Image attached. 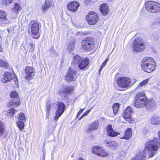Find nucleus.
I'll list each match as a JSON object with an SVG mask.
<instances>
[{
	"mask_svg": "<svg viewBox=\"0 0 160 160\" xmlns=\"http://www.w3.org/2000/svg\"><path fill=\"white\" fill-rule=\"evenodd\" d=\"M158 147L154 141H148L146 143L144 150L138 152L136 157L131 160H146L147 153L148 158H152L156 153Z\"/></svg>",
	"mask_w": 160,
	"mask_h": 160,
	"instance_id": "1",
	"label": "nucleus"
},
{
	"mask_svg": "<svg viewBox=\"0 0 160 160\" xmlns=\"http://www.w3.org/2000/svg\"><path fill=\"white\" fill-rule=\"evenodd\" d=\"M136 82V79L127 77H119L117 80L118 85L123 88L130 87Z\"/></svg>",
	"mask_w": 160,
	"mask_h": 160,
	"instance_id": "2",
	"label": "nucleus"
},
{
	"mask_svg": "<svg viewBox=\"0 0 160 160\" xmlns=\"http://www.w3.org/2000/svg\"><path fill=\"white\" fill-rule=\"evenodd\" d=\"M145 8L150 12H158L160 11V3L152 1H148L145 4Z\"/></svg>",
	"mask_w": 160,
	"mask_h": 160,
	"instance_id": "3",
	"label": "nucleus"
},
{
	"mask_svg": "<svg viewBox=\"0 0 160 160\" xmlns=\"http://www.w3.org/2000/svg\"><path fill=\"white\" fill-rule=\"evenodd\" d=\"M145 47V45L141 38H138L135 39L133 44V50L140 52L143 50Z\"/></svg>",
	"mask_w": 160,
	"mask_h": 160,
	"instance_id": "4",
	"label": "nucleus"
},
{
	"mask_svg": "<svg viewBox=\"0 0 160 160\" xmlns=\"http://www.w3.org/2000/svg\"><path fill=\"white\" fill-rule=\"evenodd\" d=\"M10 97L13 99L12 101H10L8 103V105L9 106L16 107L20 105V101L17 92L15 91L12 92Z\"/></svg>",
	"mask_w": 160,
	"mask_h": 160,
	"instance_id": "5",
	"label": "nucleus"
},
{
	"mask_svg": "<svg viewBox=\"0 0 160 160\" xmlns=\"http://www.w3.org/2000/svg\"><path fill=\"white\" fill-rule=\"evenodd\" d=\"M92 151L93 153L101 157H106L109 154L108 152L100 146H93L92 148Z\"/></svg>",
	"mask_w": 160,
	"mask_h": 160,
	"instance_id": "6",
	"label": "nucleus"
},
{
	"mask_svg": "<svg viewBox=\"0 0 160 160\" xmlns=\"http://www.w3.org/2000/svg\"><path fill=\"white\" fill-rule=\"evenodd\" d=\"M57 109L55 112V115L54 120L57 122L58 118L63 113L65 109V105L62 102H58L57 104Z\"/></svg>",
	"mask_w": 160,
	"mask_h": 160,
	"instance_id": "7",
	"label": "nucleus"
},
{
	"mask_svg": "<svg viewBox=\"0 0 160 160\" xmlns=\"http://www.w3.org/2000/svg\"><path fill=\"white\" fill-rule=\"evenodd\" d=\"M94 43V40L92 37H88L85 38L82 42V49L85 50H89L93 47Z\"/></svg>",
	"mask_w": 160,
	"mask_h": 160,
	"instance_id": "8",
	"label": "nucleus"
},
{
	"mask_svg": "<svg viewBox=\"0 0 160 160\" xmlns=\"http://www.w3.org/2000/svg\"><path fill=\"white\" fill-rule=\"evenodd\" d=\"M77 78V72L70 68L67 71L65 78L68 82L75 81Z\"/></svg>",
	"mask_w": 160,
	"mask_h": 160,
	"instance_id": "9",
	"label": "nucleus"
},
{
	"mask_svg": "<svg viewBox=\"0 0 160 160\" xmlns=\"http://www.w3.org/2000/svg\"><path fill=\"white\" fill-rule=\"evenodd\" d=\"M87 21L90 25H94L98 19V17L97 13L94 12H89L86 16Z\"/></svg>",
	"mask_w": 160,
	"mask_h": 160,
	"instance_id": "10",
	"label": "nucleus"
},
{
	"mask_svg": "<svg viewBox=\"0 0 160 160\" xmlns=\"http://www.w3.org/2000/svg\"><path fill=\"white\" fill-rule=\"evenodd\" d=\"M25 72L26 74L25 77L26 80L28 81L33 78L35 72V69L33 67H27L25 68Z\"/></svg>",
	"mask_w": 160,
	"mask_h": 160,
	"instance_id": "11",
	"label": "nucleus"
},
{
	"mask_svg": "<svg viewBox=\"0 0 160 160\" xmlns=\"http://www.w3.org/2000/svg\"><path fill=\"white\" fill-rule=\"evenodd\" d=\"M15 77L16 75L15 74H11L8 72H6L4 73L3 75V77L2 78L1 81L3 82L6 83L10 81L14 78L16 79L15 80V83L17 84L18 83V81L17 78H15Z\"/></svg>",
	"mask_w": 160,
	"mask_h": 160,
	"instance_id": "12",
	"label": "nucleus"
},
{
	"mask_svg": "<svg viewBox=\"0 0 160 160\" xmlns=\"http://www.w3.org/2000/svg\"><path fill=\"white\" fill-rule=\"evenodd\" d=\"M133 112V109L131 107H128L124 110L122 114V117L125 119H129V120L128 121L131 123L133 122V119L131 118V114Z\"/></svg>",
	"mask_w": 160,
	"mask_h": 160,
	"instance_id": "13",
	"label": "nucleus"
},
{
	"mask_svg": "<svg viewBox=\"0 0 160 160\" xmlns=\"http://www.w3.org/2000/svg\"><path fill=\"white\" fill-rule=\"evenodd\" d=\"M31 25V32L34 35H37L41 27L40 23L36 22L31 21L30 22Z\"/></svg>",
	"mask_w": 160,
	"mask_h": 160,
	"instance_id": "14",
	"label": "nucleus"
},
{
	"mask_svg": "<svg viewBox=\"0 0 160 160\" xmlns=\"http://www.w3.org/2000/svg\"><path fill=\"white\" fill-rule=\"evenodd\" d=\"M135 100H136V104H140L139 101H142V102H148L145 94L144 92H141L138 93L136 95Z\"/></svg>",
	"mask_w": 160,
	"mask_h": 160,
	"instance_id": "15",
	"label": "nucleus"
},
{
	"mask_svg": "<svg viewBox=\"0 0 160 160\" xmlns=\"http://www.w3.org/2000/svg\"><path fill=\"white\" fill-rule=\"evenodd\" d=\"M67 7L68 10L75 12L78 10L79 7V4L76 1L70 2L68 3Z\"/></svg>",
	"mask_w": 160,
	"mask_h": 160,
	"instance_id": "16",
	"label": "nucleus"
},
{
	"mask_svg": "<svg viewBox=\"0 0 160 160\" xmlns=\"http://www.w3.org/2000/svg\"><path fill=\"white\" fill-rule=\"evenodd\" d=\"M7 15L6 12L0 10V25L7 23L8 20L7 18Z\"/></svg>",
	"mask_w": 160,
	"mask_h": 160,
	"instance_id": "17",
	"label": "nucleus"
},
{
	"mask_svg": "<svg viewBox=\"0 0 160 160\" xmlns=\"http://www.w3.org/2000/svg\"><path fill=\"white\" fill-rule=\"evenodd\" d=\"M142 69L145 72L150 73L154 70L156 67V62H152V63L148 64L141 66Z\"/></svg>",
	"mask_w": 160,
	"mask_h": 160,
	"instance_id": "18",
	"label": "nucleus"
},
{
	"mask_svg": "<svg viewBox=\"0 0 160 160\" xmlns=\"http://www.w3.org/2000/svg\"><path fill=\"white\" fill-rule=\"evenodd\" d=\"M106 132L109 136L112 137L117 136L120 134L119 132L115 131L113 129L111 124L108 125L106 127Z\"/></svg>",
	"mask_w": 160,
	"mask_h": 160,
	"instance_id": "19",
	"label": "nucleus"
},
{
	"mask_svg": "<svg viewBox=\"0 0 160 160\" xmlns=\"http://www.w3.org/2000/svg\"><path fill=\"white\" fill-rule=\"evenodd\" d=\"M73 90V89L68 86L63 85L59 90V94L63 96L64 94H70Z\"/></svg>",
	"mask_w": 160,
	"mask_h": 160,
	"instance_id": "20",
	"label": "nucleus"
},
{
	"mask_svg": "<svg viewBox=\"0 0 160 160\" xmlns=\"http://www.w3.org/2000/svg\"><path fill=\"white\" fill-rule=\"evenodd\" d=\"M104 142L107 146L112 148H116L118 146V143L116 141L112 140H105L104 141Z\"/></svg>",
	"mask_w": 160,
	"mask_h": 160,
	"instance_id": "21",
	"label": "nucleus"
},
{
	"mask_svg": "<svg viewBox=\"0 0 160 160\" xmlns=\"http://www.w3.org/2000/svg\"><path fill=\"white\" fill-rule=\"evenodd\" d=\"M99 122L98 121H95L92 123L90 125L89 128L87 129V132H90L94 130H96L98 129Z\"/></svg>",
	"mask_w": 160,
	"mask_h": 160,
	"instance_id": "22",
	"label": "nucleus"
},
{
	"mask_svg": "<svg viewBox=\"0 0 160 160\" xmlns=\"http://www.w3.org/2000/svg\"><path fill=\"white\" fill-rule=\"evenodd\" d=\"M152 62H155L154 59L150 57L145 58L142 61L141 66L147 65L148 64H152Z\"/></svg>",
	"mask_w": 160,
	"mask_h": 160,
	"instance_id": "23",
	"label": "nucleus"
},
{
	"mask_svg": "<svg viewBox=\"0 0 160 160\" xmlns=\"http://www.w3.org/2000/svg\"><path fill=\"white\" fill-rule=\"evenodd\" d=\"M2 48L0 45V52H2ZM0 67L8 69L10 68V65L7 61L0 59Z\"/></svg>",
	"mask_w": 160,
	"mask_h": 160,
	"instance_id": "24",
	"label": "nucleus"
},
{
	"mask_svg": "<svg viewBox=\"0 0 160 160\" xmlns=\"http://www.w3.org/2000/svg\"><path fill=\"white\" fill-rule=\"evenodd\" d=\"M2 48L0 45V52H2ZM0 67L8 69L10 68V65L7 61L0 59Z\"/></svg>",
	"mask_w": 160,
	"mask_h": 160,
	"instance_id": "25",
	"label": "nucleus"
},
{
	"mask_svg": "<svg viewBox=\"0 0 160 160\" xmlns=\"http://www.w3.org/2000/svg\"><path fill=\"white\" fill-rule=\"evenodd\" d=\"M100 10L104 16L106 15L109 11L108 6L105 3L101 5L100 6Z\"/></svg>",
	"mask_w": 160,
	"mask_h": 160,
	"instance_id": "26",
	"label": "nucleus"
},
{
	"mask_svg": "<svg viewBox=\"0 0 160 160\" xmlns=\"http://www.w3.org/2000/svg\"><path fill=\"white\" fill-rule=\"evenodd\" d=\"M89 63L88 59H85L81 61L78 65V68L80 69H84L86 68Z\"/></svg>",
	"mask_w": 160,
	"mask_h": 160,
	"instance_id": "27",
	"label": "nucleus"
},
{
	"mask_svg": "<svg viewBox=\"0 0 160 160\" xmlns=\"http://www.w3.org/2000/svg\"><path fill=\"white\" fill-rule=\"evenodd\" d=\"M53 3V0H46L45 5L42 7L43 11H46Z\"/></svg>",
	"mask_w": 160,
	"mask_h": 160,
	"instance_id": "28",
	"label": "nucleus"
},
{
	"mask_svg": "<svg viewBox=\"0 0 160 160\" xmlns=\"http://www.w3.org/2000/svg\"><path fill=\"white\" fill-rule=\"evenodd\" d=\"M156 105V102L153 99L150 100L148 102V101L147 104L146 105V108L148 109H152L155 108Z\"/></svg>",
	"mask_w": 160,
	"mask_h": 160,
	"instance_id": "29",
	"label": "nucleus"
},
{
	"mask_svg": "<svg viewBox=\"0 0 160 160\" xmlns=\"http://www.w3.org/2000/svg\"><path fill=\"white\" fill-rule=\"evenodd\" d=\"M151 123L153 125L160 124V117L157 116H154L152 117L150 119Z\"/></svg>",
	"mask_w": 160,
	"mask_h": 160,
	"instance_id": "30",
	"label": "nucleus"
},
{
	"mask_svg": "<svg viewBox=\"0 0 160 160\" xmlns=\"http://www.w3.org/2000/svg\"><path fill=\"white\" fill-rule=\"evenodd\" d=\"M132 131L131 128H128L125 132V135L122 138L129 139L132 136Z\"/></svg>",
	"mask_w": 160,
	"mask_h": 160,
	"instance_id": "31",
	"label": "nucleus"
},
{
	"mask_svg": "<svg viewBox=\"0 0 160 160\" xmlns=\"http://www.w3.org/2000/svg\"><path fill=\"white\" fill-rule=\"evenodd\" d=\"M142 101H140L139 102H140L139 103L140 104H136V100H135V102L134 103V105L135 107L136 108H141L142 107H143L146 105V104H147V102H142Z\"/></svg>",
	"mask_w": 160,
	"mask_h": 160,
	"instance_id": "32",
	"label": "nucleus"
},
{
	"mask_svg": "<svg viewBox=\"0 0 160 160\" xmlns=\"http://www.w3.org/2000/svg\"><path fill=\"white\" fill-rule=\"evenodd\" d=\"M159 139L155 138L153 140H151L149 141H154L155 144L158 146V149L160 148V131L158 132Z\"/></svg>",
	"mask_w": 160,
	"mask_h": 160,
	"instance_id": "33",
	"label": "nucleus"
},
{
	"mask_svg": "<svg viewBox=\"0 0 160 160\" xmlns=\"http://www.w3.org/2000/svg\"><path fill=\"white\" fill-rule=\"evenodd\" d=\"M17 111L14 108H11L8 110L7 112V115L9 117H13L14 115L15 112Z\"/></svg>",
	"mask_w": 160,
	"mask_h": 160,
	"instance_id": "34",
	"label": "nucleus"
},
{
	"mask_svg": "<svg viewBox=\"0 0 160 160\" xmlns=\"http://www.w3.org/2000/svg\"><path fill=\"white\" fill-rule=\"evenodd\" d=\"M81 60V58L78 55H76L73 57V61L72 63L74 64L78 63Z\"/></svg>",
	"mask_w": 160,
	"mask_h": 160,
	"instance_id": "35",
	"label": "nucleus"
},
{
	"mask_svg": "<svg viewBox=\"0 0 160 160\" xmlns=\"http://www.w3.org/2000/svg\"><path fill=\"white\" fill-rule=\"evenodd\" d=\"M21 9V8L17 3H16L14 6L13 8L12 9V11L15 13H17L18 11Z\"/></svg>",
	"mask_w": 160,
	"mask_h": 160,
	"instance_id": "36",
	"label": "nucleus"
},
{
	"mask_svg": "<svg viewBox=\"0 0 160 160\" xmlns=\"http://www.w3.org/2000/svg\"><path fill=\"white\" fill-rule=\"evenodd\" d=\"M18 119L19 121H26L25 115L23 113H21L18 115Z\"/></svg>",
	"mask_w": 160,
	"mask_h": 160,
	"instance_id": "37",
	"label": "nucleus"
},
{
	"mask_svg": "<svg viewBox=\"0 0 160 160\" xmlns=\"http://www.w3.org/2000/svg\"><path fill=\"white\" fill-rule=\"evenodd\" d=\"M75 43V41L74 40L71 41L68 45V49L70 51L73 50L74 48V45Z\"/></svg>",
	"mask_w": 160,
	"mask_h": 160,
	"instance_id": "38",
	"label": "nucleus"
},
{
	"mask_svg": "<svg viewBox=\"0 0 160 160\" xmlns=\"http://www.w3.org/2000/svg\"><path fill=\"white\" fill-rule=\"evenodd\" d=\"M25 121H19L17 123V125L19 128V130L22 131L23 128L24 126V122Z\"/></svg>",
	"mask_w": 160,
	"mask_h": 160,
	"instance_id": "39",
	"label": "nucleus"
},
{
	"mask_svg": "<svg viewBox=\"0 0 160 160\" xmlns=\"http://www.w3.org/2000/svg\"><path fill=\"white\" fill-rule=\"evenodd\" d=\"M119 105L118 103H115L113 104L112 108L114 114H116L119 109Z\"/></svg>",
	"mask_w": 160,
	"mask_h": 160,
	"instance_id": "40",
	"label": "nucleus"
},
{
	"mask_svg": "<svg viewBox=\"0 0 160 160\" xmlns=\"http://www.w3.org/2000/svg\"><path fill=\"white\" fill-rule=\"evenodd\" d=\"M50 106L49 104H47V112L46 113V119H48L50 114Z\"/></svg>",
	"mask_w": 160,
	"mask_h": 160,
	"instance_id": "41",
	"label": "nucleus"
},
{
	"mask_svg": "<svg viewBox=\"0 0 160 160\" xmlns=\"http://www.w3.org/2000/svg\"><path fill=\"white\" fill-rule=\"evenodd\" d=\"M4 127V123L0 121V135H2L3 133L5 128Z\"/></svg>",
	"mask_w": 160,
	"mask_h": 160,
	"instance_id": "42",
	"label": "nucleus"
},
{
	"mask_svg": "<svg viewBox=\"0 0 160 160\" xmlns=\"http://www.w3.org/2000/svg\"><path fill=\"white\" fill-rule=\"evenodd\" d=\"M13 0H2L1 3L3 5L7 6L12 3Z\"/></svg>",
	"mask_w": 160,
	"mask_h": 160,
	"instance_id": "43",
	"label": "nucleus"
},
{
	"mask_svg": "<svg viewBox=\"0 0 160 160\" xmlns=\"http://www.w3.org/2000/svg\"><path fill=\"white\" fill-rule=\"evenodd\" d=\"M29 47L28 48H29L30 51L32 52H33L35 48L34 45L32 43H30L29 44Z\"/></svg>",
	"mask_w": 160,
	"mask_h": 160,
	"instance_id": "44",
	"label": "nucleus"
},
{
	"mask_svg": "<svg viewBox=\"0 0 160 160\" xmlns=\"http://www.w3.org/2000/svg\"><path fill=\"white\" fill-rule=\"evenodd\" d=\"M148 79L145 80L143 81L142 82L140 83L139 85L141 87L145 85L148 83Z\"/></svg>",
	"mask_w": 160,
	"mask_h": 160,
	"instance_id": "45",
	"label": "nucleus"
},
{
	"mask_svg": "<svg viewBox=\"0 0 160 160\" xmlns=\"http://www.w3.org/2000/svg\"><path fill=\"white\" fill-rule=\"evenodd\" d=\"M92 108H93V107H92L90 109V110L89 109V110H87L85 113H84L82 114V116H84V117H85L86 116H87L88 114V113L90 112L91 110L92 109Z\"/></svg>",
	"mask_w": 160,
	"mask_h": 160,
	"instance_id": "46",
	"label": "nucleus"
},
{
	"mask_svg": "<svg viewBox=\"0 0 160 160\" xmlns=\"http://www.w3.org/2000/svg\"><path fill=\"white\" fill-rule=\"evenodd\" d=\"M85 108H84L83 109H81L78 113L77 117H79L81 114V113H82L83 112V110L85 109Z\"/></svg>",
	"mask_w": 160,
	"mask_h": 160,
	"instance_id": "47",
	"label": "nucleus"
},
{
	"mask_svg": "<svg viewBox=\"0 0 160 160\" xmlns=\"http://www.w3.org/2000/svg\"><path fill=\"white\" fill-rule=\"evenodd\" d=\"M106 64V63L104 62L102 64L100 68V71L102 70V68L105 66Z\"/></svg>",
	"mask_w": 160,
	"mask_h": 160,
	"instance_id": "48",
	"label": "nucleus"
},
{
	"mask_svg": "<svg viewBox=\"0 0 160 160\" xmlns=\"http://www.w3.org/2000/svg\"><path fill=\"white\" fill-rule=\"evenodd\" d=\"M84 3L86 4H89L90 2V1L89 0H85L84 1Z\"/></svg>",
	"mask_w": 160,
	"mask_h": 160,
	"instance_id": "49",
	"label": "nucleus"
},
{
	"mask_svg": "<svg viewBox=\"0 0 160 160\" xmlns=\"http://www.w3.org/2000/svg\"><path fill=\"white\" fill-rule=\"evenodd\" d=\"M109 60V59L108 58H107L106 59L105 61H104V62L107 63L108 61Z\"/></svg>",
	"mask_w": 160,
	"mask_h": 160,
	"instance_id": "50",
	"label": "nucleus"
},
{
	"mask_svg": "<svg viewBox=\"0 0 160 160\" xmlns=\"http://www.w3.org/2000/svg\"><path fill=\"white\" fill-rule=\"evenodd\" d=\"M77 160H84L82 158H80L78 159Z\"/></svg>",
	"mask_w": 160,
	"mask_h": 160,
	"instance_id": "51",
	"label": "nucleus"
},
{
	"mask_svg": "<svg viewBox=\"0 0 160 160\" xmlns=\"http://www.w3.org/2000/svg\"><path fill=\"white\" fill-rule=\"evenodd\" d=\"M84 117V116H82V115L79 118V120H81L82 119V118Z\"/></svg>",
	"mask_w": 160,
	"mask_h": 160,
	"instance_id": "52",
	"label": "nucleus"
},
{
	"mask_svg": "<svg viewBox=\"0 0 160 160\" xmlns=\"http://www.w3.org/2000/svg\"><path fill=\"white\" fill-rule=\"evenodd\" d=\"M0 38H1V36L0 35Z\"/></svg>",
	"mask_w": 160,
	"mask_h": 160,
	"instance_id": "53",
	"label": "nucleus"
},
{
	"mask_svg": "<svg viewBox=\"0 0 160 160\" xmlns=\"http://www.w3.org/2000/svg\"><path fill=\"white\" fill-rule=\"evenodd\" d=\"M43 156L44 157V156L45 155H44V153H43Z\"/></svg>",
	"mask_w": 160,
	"mask_h": 160,
	"instance_id": "54",
	"label": "nucleus"
}]
</instances>
